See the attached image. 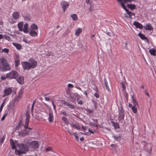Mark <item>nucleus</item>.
Instances as JSON below:
<instances>
[{
  "mask_svg": "<svg viewBox=\"0 0 156 156\" xmlns=\"http://www.w3.org/2000/svg\"><path fill=\"white\" fill-rule=\"evenodd\" d=\"M0 70L2 72L10 71L11 67L6 60L4 58H0Z\"/></svg>",
  "mask_w": 156,
  "mask_h": 156,
  "instance_id": "obj_1",
  "label": "nucleus"
},
{
  "mask_svg": "<svg viewBox=\"0 0 156 156\" xmlns=\"http://www.w3.org/2000/svg\"><path fill=\"white\" fill-rule=\"evenodd\" d=\"M12 149H15V153L16 155H20L25 154L29 151V147H12Z\"/></svg>",
  "mask_w": 156,
  "mask_h": 156,
  "instance_id": "obj_2",
  "label": "nucleus"
},
{
  "mask_svg": "<svg viewBox=\"0 0 156 156\" xmlns=\"http://www.w3.org/2000/svg\"><path fill=\"white\" fill-rule=\"evenodd\" d=\"M26 119L25 120V125L21 124L22 120H20L19 122V124L17 127V128L21 127L22 126H23L24 128H28L30 114L28 112L26 114Z\"/></svg>",
  "mask_w": 156,
  "mask_h": 156,
  "instance_id": "obj_3",
  "label": "nucleus"
},
{
  "mask_svg": "<svg viewBox=\"0 0 156 156\" xmlns=\"http://www.w3.org/2000/svg\"><path fill=\"white\" fill-rule=\"evenodd\" d=\"M19 75V74L17 71L15 70H12L6 74V77L10 79H16L18 77Z\"/></svg>",
  "mask_w": 156,
  "mask_h": 156,
  "instance_id": "obj_4",
  "label": "nucleus"
},
{
  "mask_svg": "<svg viewBox=\"0 0 156 156\" xmlns=\"http://www.w3.org/2000/svg\"><path fill=\"white\" fill-rule=\"evenodd\" d=\"M124 116V112L123 107H121L120 109L119 110L118 120L122 123L123 122Z\"/></svg>",
  "mask_w": 156,
  "mask_h": 156,
  "instance_id": "obj_5",
  "label": "nucleus"
},
{
  "mask_svg": "<svg viewBox=\"0 0 156 156\" xmlns=\"http://www.w3.org/2000/svg\"><path fill=\"white\" fill-rule=\"evenodd\" d=\"M9 141L11 146H24L23 143H18V141L16 140L10 139Z\"/></svg>",
  "mask_w": 156,
  "mask_h": 156,
  "instance_id": "obj_6",
  "label": "nucleus"
},
{
  "mask_svg": "<svg viewBox=\"0 0 156 156\" xmlns=\"http://www.w3.org/2000/svg\"><path fill=\"white\" fill-rule=\"evenodd\" d=\"M21 64L24 70H29L31 69L30 62H22Z\"/></svg>",
  "mask_w": 156,
  "mask_h": 156,
  "instance_id": "obj_7",
  "label": "nucleus"
},
{
  "mask_svg": "<svg viewBox=\"0 0 156 156\" xmlns=\"http://www.w3.org/2000/svg\"><path fill=\"white\" fill-rule=\"evenodd\" d=\"M12 92V90L11 87H8L5 88L4 90V94L3 95V97H5L6 96H8Z\"/></svg>",
  "mask_w": 156,
  "mask_h": 156,
  "instance_id": "obj_8",
  "label": "nucleus"
},
{
  "mask_svg": "<svg viewBox=\"0 0 156 156\" xmlns=\"http://www.w3.org/2000/svg\"><path fill=\"white\" fill-rule=\"evenodd\" d=\"M25 129L19 132V135L22 137H24L30 133V131L27 130L28 128H24Z\"/></svg>",
  "mask_w": 156,
  "mask_h": 156,
  "instance_id": "obj_9",
  "label": "nucleus"
},
{
  "mask_svg": "<svg viewBox=\"0 0 156 156\" xmlns=\"http://www.w3.org/2000/svg\"><path fill=\"white\" fill-rule=\"evenodd\" d=\"M31 69L35 68L37 66V62L34 59L31 58L29 60Z\"/></svg>",
  "mask_w": 156,
  "mask_h": 156,
  "instance_id": "obj_10",
  "label": "nucleus"
},
{
  "mask_svg": "<svg viewBox=\"0 0 156 156\" xmlns=\"http://www.w3.org/2000/svg\"><path fill=\"white\" fill-rule=\"evenodd\" d=\"M60 5L62 6L64 12L69 6L68 3L65 1H62Z\"/></svg>",
  "mask_w": 156,
  "mask_h": 156,
  "instance_id": "obj_11",
  "label": "nucleus"
},
{
  "mask_svg": "<svg viewBox=\"0 0 156 156\" xmlns=\"http://www.w3.org/2000/svg\"><path fill=\"white\" fill-rule=\"evenodd\" d=\"M25 140L27 141V143L30 144V146H37L38 145V142L37 141H33L30 143L28 140Z\"/></svg>",
  "mask_w": 156,
  "mask_h": 156,
  "instance_id": "obj_12",
  "label": "nucleus"
},
{
  "mask_svg": "<svg viewBox=\"0 0 156 156\" xmlns=\"http://www.w3.org/2000/svg\"><path fill=\"white\" fill-rule=\"evenodd\" d=\"M138 35L140 37V38L144 40L148 43L149 42V41L147 38L146 37L144 34H142L141 33H139Z\"/></svg>",
  "mask_w": 156,
  "mask_h": 156,
  "instance_id": "obj_13",
  "label": "nucleus"
},
{
  "mask_svg": "<svg viewBox=\"0 0 156 156\" xmlns=\"http://www.w3.org/2000/svg\"><path fill=\"white\" fill-rule=\"evenodd\" d=\"M63 103L64 105L67 106L69 108L72 109H74L75 108V106L74 105L69 103L67 102H66L65 101H63Z\"/></svg>",
  "mask_w": 156,
  "mask_h": 156,
  "instance_id": "obj_14",
  "label": "nucleus"
},
{
  "mask_svg": "<svg viewBox=\"0 0 156 156\" xmlns=\"http://www.w3.org/2000/svg\"><path fill=\"white\" fill-rule=\"evenodd\" d=\"M133 24L136 27V28H139L141 29L143 28L142 25L137 21H134L133 23Z\"/></svg>",
  "mask_w": 156,
  "mask_h": 156,
  "instance_id": "obj_15",
  "label": "nucleus"
},
{
  "mask_svg": "<svg viewBox=\"0 0 156 156\" xmlns=\"http://www.w3.org/2000/svg\"><path fill=\"white\" fill-rule=\"evenodd\" d=\"M104 81L106 89L108 91L110 92L111 90L109 87V86L110 85V83H109V82H108L107 81L105 77L104 78Z\"/></svg>",
  "mask_w": 156,
  "mask_h": 156,
  "instance_id": "obj_16",
  "label": "nucleus"
},
{
  "mask_svg": "<svg viewBox=\"0 0 156 156\" xmlns=\"http://www.w3.org/2000/svg\"><path fill=\"white\" fill-rule=\"evenodd\" d=\"M16 79L17 82L20 83L22 84L24 83V77L23 76H20L19 77H18Z\"/></svg>",
  "mask_w": 156,
  "mask_h": 156,
  "instance_id": "obj_17",
  "label": "nucleus"
},
{
  "mask_svg": "<svg viewBox=\"0 0 156 156\" xmlns=\"http://www.w3.org/2000/svg\"><path fill=\"white\" fill-rule=\"evenodd\" d=\"M38 27L35 24H33L29 28V30H36L38 29Z\"/></svg>",
  "mask_w": 156,
  "mask_h": 156,
  "instance_id": "obj_18",
  "label": "nucleus"
},
{
  "mask_svg": "<svg viewBox=\"0 0 156 156\" xmlns=\"http://www.w3.org/2000/svg\"><path fill=\"white\" fill-rule=\"evenodd\" d=\"M144 28L146 30H153V28L151 26V24L150 23H148L146 24L144 27Z\"/></svg>",
  "mask_w": 156,
  "mask_h": 156,
  "instance_id": "obj_19",
  "label": "nucleus"
},
{
  "mask_svg": "<svg viewBox=\"0 0 156 156\" xmlns=\"http://www.w3.org/2000/svg\"><path fill=\"white\" fill-rule=\"evenodd\" d=\"M29 34L32 37H35L37 36V33L36 30H29Z\"/></svg>",
  "mask_w": 156,
  "mask_h": 156,
  "instance_id": "obj_20",
  "label": "nucleus"
},
{
  "mask_svg": "<svg viewBox=\"0 0 156 156\" xmlns=\"http://www.w3.org/2000/svg\"><path fill=\"white\" fill-rule=\"evenodd\" d=\"M48 119L49 122H53L54 120L53 114L52 112H50L49 114V117Z\"/></svg>",
  "mask_w": 156,
  "mask_h": 156,
  "instance_id": "obj_21",
  "label": "nucleus"
},
{
  "mask_svg": "<svg viewBox=\"0 0 156 156\" xmlns=\"http://www.w3.org/2000/svg\"><path fill=\"white\" fill-rule=\"evenodd\" d=\"M127 7L131 10H133L136 9V6L135 5L132 4H127Z\"/></svg>",
  "mask_w": 156,
  "mask_h": 156,
  "instance_id": "obj_22",
  "label": "nucleus"
},
{
  "mask_svg": "<svg viewBox=\"0 0 156 156\" xmlns=\"http://www.w3.org/2000/svg\"><path fill=\"white\" fill-rule=\"evenodd\" d=\"M12 44L15 46L16 49L18 50H20L22 48V46L21 44L18 43H16L15 42H13Z\"/></svg>",
  "mask_w": 156,
  "mask_h": 156,
  "instance_id": "obj_23",
  "label": "nucleus"
},
{
  "mask_svg": "<svg viewBox=\"0 0 156 156\" xmlns=\"http://www.w3.org/2000/svg\"><path fill=\"white\" fill-rule=\"evenodd\" d=\"M19 15L20 13L18 12H14L12 14V16L15 20H17L18 18Z\"/></svg>",
  "mask_w": 156,
  "mask_h": 156,
  "instance_id": "obj_24",
  "label": "nucleus"
},
{
  "mask_svg": "<svg viewBox=\"0 0 156 156\" xmlns=\"http://www.w3.org/2000/svg\"><path fill=\"white\" fill-rule=\"evenodd\" d=\"M146 148H145V151L148 153V154H151L152 151V147H145Z\"/></svg>",
  "mask_w": 156,
  "mask_h": 156,
  "instance_id": "obj_25",
  "label": "nucleus"
},
{
  "mask_svg": "<svg viewBox=\"0 0 156 156\" xmlns=\"http://www.w3.org/2000/svg\"><path fill=\"white\" fill-rule=\"evenodd\" d=\"M23 23L22 22H20L18 24V27L19 30L21 31H22L23 30Z\"/></svg>",
  "mask_w": 156,
  "mask_h": 156,
  "instance_id": "obj_26",
  "label": "nucleus"
},
{
  "mask_svg": "<svg viewBox=\"0 0 156 156\" xmlns=\"http://www.w3.org/2000/svg\"><path fill=\"white\" fill-rule=\"evenodd\" d=\"M28 24L27 23H26L24 24V28L23 29V31L25 33H27L28 32Z\"/></svg>",
  "mask_w": 156,
  "mask_h": 156,
  "instance_id": "obj_27",
  "label": "nucleus"
},
{
  "mask_svg": "<svg viewBox=\"0 0 156 156\" xmlns=\"http://www.w3.org/2000/svg\"><path fill=\"white\" fill-rule=\"evenodd\" d=\"M111 123L115 129L119 128V126L118 123L115 122L113 121H111Z\"/></svg>",
  "mask_w": 156,
  "mask_h": 156,
  "instance_id": "obj_28",
  "label": "nucleus"
},
{
  "mask_svg": "<svg viewBox=\"0 0 156 156\" xmlns=\"http://www.w3.org/2000/svg\"><path fill=\"white\" fill-rule=\"evenodd\" d=\"M82 29L80 28H79L76 30L75 35L78 36L79 35V34L82 32Z\"/></svg>",
  "mask_w": 156,
  "mask_h": 156,
  "instance_id": "obj_29",
  "label": "nucleus"
},
{
  "mask_svg": "<svg viewBox=\"0 0 156 156\" xmlns=\"http://www.w3.org/2000/svg\"><path fill=\"white\" fill-rule=\"evenodd\" d=\"M132 103H133V106L136 107L137 106V103L136 102V100L134 98L133 95H132Z\"/></svg>",
  "mask_w": 156,
  "mask_h": 156,
  "instance_id": "obj_30",
  "label": "nucleus"
},
{
  "mask_svg": "<svg viewBox=\"0 0 156 156\" xmlns=\"http://www.w3.org/2000/svg\"><path fill=\"white\" fill-rule=\"evenodd\" d=\"M149 51L151 55L154 56L156 55V50L155 49H151Z\"/></svg>",
  "mask_w": 156,
  "mask_h": 156,
  "instance_id": "obj_31",
  "label": "nucleus"
},
{
  "mask_svg": "<svg viewBox=\"0 0 156 156\" xmlns=\"http://www.w3.org/2000/svg\"><path fill=\"white\" fill-rule=\"evenodd\" d=\"M71 126L73 128L76 129L77 130H79L80 129V126L79 125L71 124Z\"/></svg>",
  "mask_w": 156,
  "mask_h": 156,
  "instance_id": "obj_32",
  "label": "nucleus"
},
{
  "mask_svg": "<svg viewBox=\"0 0 156 156\" xmlns=\"http://www.w3.org/2000/svg\"><path fill=\"white\" fill-rule=\"evenodd\" d=\"M71 16L72 18V19L73 20L76 21L78 19L77 16L76 14L71 15Z\"/></svg>",
  "mask_w": 156,
  "mask_h": 156,
  "instance_id": "obj_33",
  "label": "nucleus"
},
{
  "mask_svg": "<svg viewBox=\"0 0 156 156\" xmlns=\"http://www.w3.org/2000/svg\"><path fill=\"white\" fill-rule=\"evenodd\" d=\"M67 95L68 96V98H73V95L72 93H71L69 91H67Z\"/></svg>",
  "mask_w": 156,
  "mask_h": 156,
  "instance_id": "obj_34",
  "label": "nucleus"
},
{
  "mask_svg": "<svg viewBox=\"0 0 156 156\" xmlns=\"http://www.w3.org/2000/svg\"><path fill=\"white\" fill-rule=\"evenodd\" d=\"M22 93L21 92H19L17 97L16 98V100L18 101L22 96Z\"/></svg>",
  "mask_w": 156,
  "mask_h": 156,
  "instance_id": "obj_35",
  "label": "nucleus"
},
{
  "mask_svg": "<svg viewBox=\"0 0 156 156\" xmlns=\"http://www.w3.org/2000/svg\"><path fill=\"white\" fill-rule=\"evenodd\" d=\"M121 136L120 135L119 136H117L116 135H113L112 137L116 139L117 140H121Z\"/></svg>",
  "mask_w": 156,
  "mask_h": 156,
  "instance_id": "obj_36",
  "label": "nucleus"
},
{
  "mask_svg": "<svg viewBox=\"0 0 156 156\" xmlns=\"http://www.w3.org/2000/svg\"><path fill=\"white\" fill-rule=\"evenodd\" d=\"M4 38L5 39L9 41H12L11 38L7 35H5L4 36Z\"/></svg>",
  "mask_w": 156,
  "mask_h": 156,
  "instance_id": "obj_37",
  "label": "nucleus"
},
{
  "mask_svg": "<svg viewBox=\"0 0 156 156\" xmlns=\"http://www.w3.org/2000/svg\"><path fill=\"white\" fill-rule=\"evenodd\" d=\"M119 2L120 3V5H121V7L123 8V9L125 10L127 8H126L124 4L122 2V0H121V2Z\"/></svg>",
  "mask_w": 156,
  "mask_h": 156,
  "instance_id": "obj_38",
  "label": "nucleus"
},
{
  "mask_svg": "<svg viewBox=\"0 0 156 156\" xmlns=\"http://www.w3.org/2000/svg\"><path fill=\"white\" fill-rule=\"evenodd\" d=\"M132 110L133 112L135 113H136L137 111V109L136 108V107L135 106H133L132 107Z\"/></svg>",
  "mask_w": 156,
  "mask_h": 156,
  "instance_id": "obj_39",
  "label": "nucleus"
},
{
  "mask_svg": "<svg viewBox=\"0 0 156 156\" xmlns=\"http://www.w3.org/2000/svg\"><path fill=\"white\" fill-rule=\"evenodd\" d=\"M87 112H88L89 114H91V113L93 112V110H91L90 109H88V108H85L84 109Z\"/></svg>",
  "mask_w": 156,
  "mask_h": 156,
  "instance_id": "obj_40",
  "label": "nucleus"
},
{
  "mask_svg": "<svg viewBox=\"0 0 156 156\" xmlns=\"http://www.w3.org/2000/svg\"><path fill=\"white\" fill-rule=\"evenodd\" d=\"M27 140V139H25L23 141V142L24 143H23L24 144V146H28V145H30V144H27V141L25 140Z\"/></svg>",
  "mask_w": 156,
  "mask_h": 156,
  "instance_id": "obj_41",
  "label": "nucleus"
},
{
  "mask_svg": "<svg viewBox=\"0 0 156 156\" xmlns=\"http://www.w3.org/2000/svg\"><path fill=\"white\" fill-rule=\"evenodd\" d=\"M89 125L90 126H92L95 127H97L98 126L97 125L95 124L94 123H93L92 122H89Z\"/></svg>",
  "mask_w": 156,
  "mask_h": 156,
  "instance_id": "obj_42",
  "label": "nucleus"
},
{
  "mask_svg": "<svg viewBox=\"0 0 156 156\" xmlns=\"http://www.w3.org/2000/svg\"><path fill=\"white\" fill-rule=\"evenodd\" d=\"M20 64V61L19 60H16L15 61V66L17 67Z\"/></svg>",
  "mask_w": 156,
  "mask_h": 156,
  "instance_id": "obj_43",
  "label": "nucleus"
},
{
  "mask_svg": "<svg viewBox=\"0 0 156 156\" xmlns=\"http://www.w3.org/2000/svg\"><path fill=\"white\" fill-rule=\"evenodd\" d=\"M74 135V136L76 138V139L77 140H79V138L78 136V135L76 133H73Z\"/></svg>",
  "mask_w": 156,
  "mask_h": 156,
  "instance_id": "obj_44",
  "label": "nucleus"
},
{
  "mask_svg": "<svg viewBox=\"0 0 156 156\" xmlns=\"http://www.w3.org/2000/svg\"><path fill=\"white\" fill-rule=\"evenodd\" d=\"M3 51L7 53L9 51V49L6 48H5L2 50Z\"/></svg>",
  "mask_w": 156,
  "mask_h": 156,
  "instance_id": "obj_45",
  "label": "nucleus"
},
{
  "mask_svg": "<svg viewBox=\"0 0 156 156\" xmlns=\"http://www.w3.org/2000/svg\"><path fill=\"white\" fill-rule=\"evenodd\" d=\"M123 2L125 3L127 2L131 3V2L133 1V0H123Z\"/></svg>",
  "mask_w": 156,
  "mask_h": 156,
  "instance_id": "obj_46",
  "label": "nucleus"
},
{
  "mask_svg": "<svg viewBox=\"0 0 156 156\" xmlns=\"http://www.w3.org/2000/svg\"><path fill=\"white\" fill-rule=\"evenodd\" d=\"M121 84L122 85V88L123 90H125V86L124 83H123V82H122L121 83Z\"/></svg>",
  "mask_w": 156,
  "mask_h": 156,
  "instance_id": "obj_47",
  "label": "nucleus"
},
{
  "mask_svg": "<svg viewBox=\"0 0 156 156\" xmlns=\"http://www.w3.org/2000/svg\"><path fill=\"white\" fill-rule=\"evenodd\" d=\"M7 114L6 113L4 115L2 116V117L1 118V120L2 121L4 120L5 118L6 117V116L7 115Z\"/></svg>",
  "mask_w": 156,
  "mask_h": 156,
  "instance_id": "obj_48",
  "label": "nucleus"
},
{
  "mask_svg": "<svg viewBox=\"0 0 156 156\" xmlns=\"http://www.w3.org/2000/svg\"><path fill=\"white\" fill-rule=\"evenodd\" d=\"M125 11L128 15H129L131 14L132 13V12H129L127 9H125Z\"/></svg>",
  "mask_w": 156,
  "mask_h": 156,
  "instance_id": "obj_49",
  "label": "nucleus"
},
{
  "mask_svg": "<svg viewBox=\"0 0 156 156\" xmlns=\"http://www.w3.org/2000/svg\"><path fill=\"white\" fill-rule=\"evenodd\" d=\"M51 147H48L46 149V150L47 151H50L51 150Z\"/></svg>",
  "mask_w": 156,
  "mask_h": 156,
  "instance_id": "obj_50",
  "label": "nucleus"
},
{
  "mask_svg": "<svg viewBox=\"0 0 156 156\" xmlns=\"http://www.w3.org/2000/svg\"><path fill=\"white\" fill-rule=\"evenodd\" d=\"M94 95V96L97 98H99V94L97 93H95Z\"/></svg>",
  "mask_w": 156,
  "mask_h": 156,
  "instance_id": "obj_51",
  "label": "nucleus"
},
{
  "mask_svg": "<svg viewBox=\"0 0 156 156\" xmlns=\"http://www.w3.org/2000/svg\"><path fill=\"white\" fill-rule=\"evenodd\" d=\"M68 86L69 87L73 88V86L71 84L69 83L68 85Z\"/></svg>",
  "mask_w": 156,
  "mask_h": 156,
  "instance_id": "obj_52",
  "label": "nucleus"
},
{
  "mask_svg": "<svg viewBox=\"0 0 156 156\" xmlns=\"http://www.w3.org/2000/svg\"><path fill=\"white\" fill-rule=\"evenodd\" d=\"M35 101H34L33 104H32V107H31V112H32L33 111V109H34V105L35 104Z\"/></svg>",
  "mask_w": 156,
  "mask_h": 156,
  "instance_id": "obj_53",
  "label": "nucleus"
},
{
  "mask_svg": "<svg viewBox=\"0 0 156 156\" xmlns=\"http://www.w3.org/2000/svg\"><path fill=\"white\" fill-rule=\"evenodd\" d=\"M145 92L146 94L147 95L148 97H149V96H150L149 95V94L148 93L146 89H145Z\"/></svg>",
  "mask_w": 156,
  "mask_h": 156,
  "instance_id": "obj_54",
  "label": "nucleus"
},
{
  "mask_svg": "<svg viewBox=\"0 0 156 156\" xmlns=\"http://www.w3.org/2000/svg\"><path fill=\"white\" fill-rule=\"evenodd\" d=\"M62 119L65 122V121H66L67 120V119L65 117H63L62 118Z\"/></svg>",
  "mask_w": 156,
  "mask_h": 156,
  "instance_id": "obj_55",
  "label": "nucleus"
},
{
  "mask_svg": "<svg viewBox=\"0 0 156 156\" xmlns=\"http://www.w3.org/2000/svg\"><path fill=\"white\" fill-rule=\"evenodd\" d=\"M78 104H80L81 105H82L83 104V103L82 102V101L81 100H80L78 102Z\"/></svg>",
  "mask_w": 156,
  "mask_h": 156,
  "instance_id": "obj_56",
  "label": "nucleus"
},
{
  "mask_svg": "<svg viewBox=\"0 0 156 156\" xmlns=\"http://www.w3.org/2000/svg\"><path fill=\"white\" fill-rule=\"evenodd\" d=\"M62 114L65 116H67V114L66 112H62Z\"/></svg>",
  "mask_w": 156,
  "mask_h": 156,
  "instance_id": "obj_57",
  "label": "nucleus"
},
{
  "mask_svg": "<svg viewBox=\"0 0 156 156\" xmlns=\"http://www.w3.org/2000/svg\"><path fill=\"white\" fill-rule=\"evenodd\" d=\"M4 141V138L3 137L2 139H0V142H1L2 143Z\"/></svg>",
  "mask_w": 156,
  "mask_h": 156,
  "instance_id": "obj_58",
  "label": "nucleus"
},
{
  "mask_svg": "<svg viewBox=\"0 0 156 156\" xmlns=\"http://www.w3.org/2000/svg\"><path fill=\"white\" fill-rule=\"evenodd\" d=\"M92 120L95 122L97 123L98 122V120L97 119H94L93 118L92 119Z\"/></svg>",
  "mask_w": 156,
  "mask_h": 156,
  "instance_id": "obj_59",
  "label": "nucleus"
},
{
  "mask_svg": "<svg viewBox=\"0 0 156 156\" xmlns=\"http://www.w3.org/2000/svg\"><path fill=\"white\" fill-rule=\"evenodd\" d=\"M129 15V16H126V18H130V19H132V17H131V16H132V15H131V14H129V15Z\"/></svg>",
  "mask_w": 156,
  "mask_h": 156,
  "instance_id": "obj_60",
  "label": "nucleus"
},
{
  "mask_svg": "<svg viewBox=\"0 0 156 156\" xmlns=\"http://www.w3.org/2000/svg\"><path fill=\"white\" fill-rule=\"evenodd\" d=\"M89 10L90 11H92L93 9H92V7L91 5H90V7L89 8Z\"/></svg>",
  "mask_w": 156,
  "mask_h": 156,
  "instance_id": "obj_61",
  "label": "nucleus"
},
{
  "mask_svg": "<svg viewBox=\"0 0 156 156\" xmlns=\"http://www.w3.org/2000/svg\"><path fill=\"white\" fill-rule=\"evenodd\" d=\"M45 99L46 101H50L49 98L47 97H45Z\"/></svg>",
  "mask_w": 156,
  "mask_h": 156,
  "instance_id": "obj_62",
  "label": "nucleus"
},
{
  "mask_svg": "<svg viewBox=\"0 0 156 156\" xmlns=\"http://www.w3.org/2000/svg\"><path fill=\"white\" fill-rule=\"evenodd\" d=\"M4 38L3 35L0 34V39H3Z\"/></svg>",
  "mask_w": 156,
  "mask_h": 156,
  "instance_id": "obj_63",
  "label": "nucleus"
},
{
  "mask_svg": "<svg viewBox=\"0 0 156 156\" xmlns=\"http://www.w3.org/2000/svg\"><path fill=\"white\" fill-rule=\"evenodd\" d=\"M65 122L66 124L67 125H68V124H69V122L68 120H67L66 121H65Z\"/></svg>",
  "mask_w": 156,
  "mask_h": 156,
  "instance_id": "obj_64",
  "label": "nucleus"
}]
</instances>
